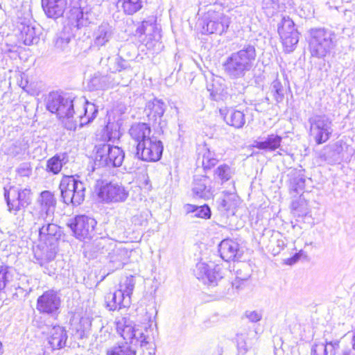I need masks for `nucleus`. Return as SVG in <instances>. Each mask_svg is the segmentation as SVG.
Segmentation results:
<instances>
[{
	"instance_id": "nucleus-27",
	"label": "nucleus",
	"mask_w": 355,
	"mask_h": 355,
	"mask_svg": "<svg viewBox=\"0 0 355 355\" xmlns=\"http://www.w3.org/2000/svg\"><path fill=\"white\" fill-rule=\"evenodd\" d=\"M282 141V137L278 135L270 134L266 137H259L255 140L253 146L257 149L272 152L278 149Z\"/></svg>"
},
{
	"instance_id": "nucleus-11",
	"label": "nucleus",
	"mask_w": 355,
	"mask_h": 355,
	"mask_svg": "<svg viewBox=\"0 0 355 355\" xmlns=\"http://www.w3.org/2000/svg\"><path fill=\"white\" fill-rule=\"evenodd\" d=\"M278 33L286 53L293 52L299 42V32L289 17H284L278 25Z\"/></svg>"
},
{
	"instance_id": "nucleus-42",
	"label": "nucleus",
	"mask_w": 355,
	"mask_h": 355,
	"mask_svg": "<svg viewBox=\"0 0 355 355\" xmlns=\"http://www.w3.org/2000/svg\"><path fill=\"white\" fill-rule=\"evenodd\" d=\"M93 324L95 327L94 334H96V337L100 338L101 341L105 340L110 335V328L107 325H104L100 318H94Z\"/></svg>"
},
{
	"instance_id": "nucleus-20",
	"label": "nucleus",
	"mask_w": 355,
	"mask_h": 355,
	"mask_svg": "<svg viewBox=\"0 0 355 355\" xmlns=\"http://www.w3.org/2000/svg\"><path fill=\"white\" fill-rule=\"evenodd\" d=\"M100 65L105 68L107 71H110L113 76L116 73L124 71L125 72H132V69L128 61L123 59L119 55L108 56L106 58H102L100 60Z\"/></svg>"
},
{
	"instance_id": "nucleus-28",
	"label": "nucleus",
	"mask_w": 355,
	"mask_h": 355,
	"mask_svg": "<svg viewBox=\"0 0 355 355\" xmlns=\"http://www.w3.org/2000/svg\"><path fill=\"white\" fill-rule=\"evenodd\" d=\"M219 112L229 125L235 128H241L245 123V114L239 110L224 108L220 109Z\"/></svg>"
},
{
	"instance_id": "nucleus-45",
	"label": "nucleus",
	"mask_w": 355,
	"mask_h": 355,
	"mask_svg": "<svg viewBox=\"0 0 355 355\" xmlns=\"http://www.w3.org/2000/svg\"><path fill=\"white\" fill-rule=\"evenodd\" d=\"M338 347V343H329L326 345L323 343H320L318 345H316L313 348L311 349V354H313V355H316L318 352H320V351L324 352V355H327L328 354H330V355H334L336 354V349Z\"/></svg>"
},
{
	"instance_id": "nucleus-7",
	"label": "nucleus",
	"mask_w": 355,
	"mask_h": 355,
	"mask_svg": "<svg viewBox=\"0 0 355 355\" xmlns=\"http://www.w3.org/2000/svg\"><path fill=\"white\" fill-rule=\"evenodd\" d=\"M310 135L317 144L327 141L333 132L332 121L325 114H316L309 119Z\"/></svg>"
},
{
	"instance_id": "nucleus-1",
	"label": "nucleus",
	"mask_w": 355,
	"mask_h": 355,
	"mask_svg": "<svg viewBox=\"0 0 355 355\" xmlns=\"http://www.w3.org/2000/svg\"><path fill=\"white\" fill-rule=\"evenodd\" d=\"M86 103L85 97H76L70 94L61 95L58 92H51L46 99V107L51 113L56 114L62 119L65 128L76 130V110Z\"/></svg>"
},
{
	"instance_id": "nucleus-38",
	"label": "nucleus",
	"mask_w": 355,
	"mask_h": 355,
	"mask_svg": "<svg viewBox=\"0 0 355 355\" xmlns=\"http://www.w3.org/2000/svg\"><path fill=\"white\" fill-rule=\"evenodd\" d=\"M55 253L51 250L46 249L45 251L37 248L34 249V260L36 263L41 266H45L47 263L51 261L55 258Z\"/></svg>"
},
{
	"instance_id": "nucleus-57",
	"label": "nucleus",
	"mask_w": 355,
	"mask_h": 355,
	"mask_svg": "<svg viewBox=\"0 0 355 355\" xmlns=\"http://www.w3.org/2000/svg\"><path fill=\"white\" fill-rule=\"evenodd\" d=\"M246 335L239 334L236 335L237 348L241 354H245L248 352V345L245 341Z\"/></svg>"
},
{
	"instance_id": "nucleus-26",
	"label": "nucleus",
	"mask_w": 355,
	"mask_h": 355,
	"mask_svg": "<svg viewBox=\"0 0 355 355\" xmlns=\"http://www.w3.org/2000/svg\"><path fill=\"white\" fill-rule=\"evenodd\" d=\"M105 303L110 311H115L128 307L130 304V300L125 297L121 291L117 290L114 293L107 294Z\"/></svg>"
},
{
	"instance_id": "nucleus-3",
	"label": "nucleus",
	"mask_w": 355,
	"mask_h": 355,
	"mask_svg": "<svg viewBox=\"0 0 355 355\" xmlns=\"http://www.w3.org/2000/svg\"><path fill=\"white\" fill-rule=\"evenodd\" d=\"M3 196L6 202L8 212L17 216L22 211L23 218L17 220L19 225L23 227L26 225L24 216H26L25 209L32 202L33 193L28 188H19L15 186L4 187Z\"/></svg>"
},
{
	"instance_id": "nucleus-32",
	"label": "nucleus",
	"mask_w": 355,
	"mask_h": 355,
	"mask_svg": "<svg viewBox=\"0 0 355 355\" xmlns=\"http://www.w3.org/2000/svg\"><path fill=\"white\" fill-rule=\"evenodd\" d=\"M129 132L132 139L137 142V144L151 138V137H150L151 132L150 128L145 123H139L132 125Z\"/></svg>"
},
{
	"instance_id": "nucleus-49",
	"label": "nucleus",
	"mask_w": 355,
	"mask_h": 355,
	"mask_svg": "<svg viewBox=\"0 0 355 355\" xmlns=\"http://www.w3.org/2000/svg\"><path fill=\"white\" fill-rule=\"evenodd\" d=\"M270 89L276 101H282L284 96V89L279 80L276 79L272 83Z\"/></svg>"
},
{
	"instance_id": "nucleus-22",
	"label": "nucleus",
	"mask_w": 355,
	"mask_h": 355,
	"mask_svg": "<svg viewBox=\"0 0 355 355\" xmlns=\"http://www.w3.org/2000/svg\"><path fill=\"white\" fill-rule=\"evenodd\" d=\"M220 257L225 261H235L241 257L239 244L232 239H224L218 245Z\"/></svg>"
},
{
	"instance_id": "nucleus-17",
	"label": "nucleus",
	"mask_w": 355,
	"mask_h": 355,
	"mask_svg": "<svg viewBox=\"0 0 355 355\" xmlns=\"http://www.w3.org/2000/svg\"><path fill=\"white\" fill-rule=\"evenodd\" d=\"M37 203L40 205V210L33 216L35 218H40V220L44 218H53L57 201L54 194L49 191H43L37 198Z\"/></svg>"
},
{
	"instance_id": "nucleus-64",
	"label": "nucleus",
	"mask_w": 355,
	"mask_h": 355,
	"mask_svg": "<svg viewBox=\"0 0 355 355\" xmlns=\"http://www.w3.org/2000/svg\"><path fill=\"white\" fill-rule=\"evenodd\" d=\"M191 205H187V211L188 213H190V212H192V213H194V211H192V208H189V207Z\"/></svg>"
},
{
	"instance_id": "nucleus-8",
	"label": "nucleus",
	"mask_w": 355,
	"mask_h": 355,
	"mask_svg": "<svg viewBox=\"0 0 355 355\" xmlns=\"http://www.w3.org/2000/svg\"><path fill=\"white\" fill-rule=\"evenodd\" d=\"M96 186L98 198L105 202H124L128 196V191L117 182L98 180Z\"/></svg>"
},
{
	"instance_id": "nucleus-5",
	"label": "nucleus",
	"mask_w": 355,
	"mask_h": 355,
	"mask_svg": "<svg viewBox=\"0 0 355 355\" xmlns=\"http://www.w3.org/2000/svg\"><path fill=\"white\" fill-rule=\"evenodd\" d=\"M59 189L62 200L67 205L71 204L73 206H78L85 200V185L73 176H63Z\"/></svg>"
},
{
	"instance_id": "nucleus-34",
	"label": "nucleus",
	"mask_w": 355,
	"mask_h": 355,
	"mask_svg": "<svg viewBox=\"0 0 355 355\" xmlns=\"http://www.w3.org/2000/svg\"><path fill=\"white\" fill-rule=\"evenodd\" d=\"M116 329L119 334L123 338L124 340H130L132 343V338H134V329L135 326L130 324L129 321L125 318L116 321Z\"/></svg>"
},
{
	"instance_id": "nucleus-16",
	"label": "nucleus",
	"mask_w": 355,
	"mask_h": 355,
	"mask_svg": "<svg viewBox=\"0 0 355 355\" xmlns=\"http://www.w3.org/2000/svg\"><path fill=\"white\" fill-rule=\"evenodd\" d=\"M40 218H35L33 228L39 232L40 240L44 242L51 240H57L60 236V227L52 223L53 218H44L40 220Z\"/></svg>"
},
{
	"instance_id": "nucleus-51",
	"label": "nucleus",
	"mask_w": 355,
	"mask_h": 355,
	"mask_svg": "<svg viewBox=\"0 0 355 355\" xmlns=\"http://www.w3.org/2000/svg\"><path fill=\"white\" fill-rule=\"evenodd\" d=\"M106 139L108 141L114 143L116 140H119L120 138V132L119 131V126L108 122L106 125Z\"/></svg>"
},
{
	"instance_id": "nucleus-41",
	"label": "nucleus",
	"mask_w": 355,
	"mask_h": 355,
	"mask_svg": "<svg viewBox=\"0 0 355 355\" xmlns=\"http://www.w3.org/2000/svg\"><path fill=\"white\" fill-rule=\"evenodd\" d=\"M94 19L93 13L87 9L80 8L76 15V26L80 28L88 26Z\"/></svg>"
},
{
	"instance_id": "nucleus-29",
	"label": "nucleus",
	"mask_w": 355,
	"mask_h": 355,
	"mask_svg": "<svg viewBox=\"0 0 355 355\" xmlns=\"http://www.w3.org/2000/svg\"><path fill=\"white\" fill-rule=\"evenodd\" d=\"M49 344L53 350L60 349L65 346L67 335L65 329L60 326H53L49 332Z\"/></svg>"
},
{
	"instance_id": "nucleus-50",
	"label": "nucleus",
	"mask_w": 355,
	"mask_h": 355,
	"mask_svg": "<svg viewBox=\"0 0 355 355\" xmlns=\"http://www.w3.org/2000/svg\"><path fill=\"white\" fill-rule=\"evenodd\" d=\"M80 329L78 331L80 333V336L82 338L89 333V331L95 330L93 324V319L90 320L89 318H82L80 320Z\"/></svg>"
},
{
	"instance_id": "nucleus-31",
	"label": "nucleus",
	"mask_w": 355,
	"mask_h": 355,
	"mask_svg": "<svg viewBox=\"0 0 355 355\" xmlns=\"http://www.w3.org/2000/svg\"><path fill=\"white\" fill-rule=\"evenodd\" d=\"M19 29L20 31L19 40L25 45H32L38 42L40 40L39 34L34 26L21 23Z\"/></svg>"
},
{
	"instance_id": "nucleus-56",
	"label": "nucleus",
	"mask_w": 355,
	"mask_h": 355,
	"mask_svg": "<svg viewBox=\"0 0 355 355\" xmlns=\"http://www.w3.org/2000/svg\"><path fill=\"white\" fill-rule=\"evenodd\" d=\"M11 274L6 268L0 269V292L3 291L10 282Z\"/></svg>"
},
{
	"instance_id": "nucleus-40",
	"label": "nucleus",
	"mask_w": 355,
	"mask_h": 355,
	"mask_svg": "<svg viewBox=\"0 0 355 355\" xmlns=\"http://www.w3.org/2000/svg\"><path fill=\"white\" fill-rule=\"evenodd\" d=\"M117 3L121 4L124 12L128 15L135 14L143 6L141 0H119Z\"/></svg>"
},
{
	"instance_id": "nucleus-60",
	"label": "nucleus",
	"mask_w": 355,
	"mask_h": 355,
	"mask_svg": "<svg viewBox=\"0 0 355 355\" xmlns=\"http://www.w3.org/2000/svg\"><path fill=\"white\" fill-rule=\"evenodd\" d=\"M276 243H277V246L278 248V249L277 250V253H278L280 250L284 249V248L285 247V243L282 239H277L276 240Z\"/></svg>"
},
{
	"instance_id": "nucleus-39",
	"label": "nucleus",
	"mask_w": 355,
	"mask_h": 355,
	"mask_svg": "<svg viewBox=\"0 0 355 355\" xmlns=\"http://www.w3.org/2000/svg\"><path fill=\"white\" fill-rule=\"evenodd\" d=\"M136 350L132 349L127 341H122L107 351V355H135Z\"/></svg>"
},
{
	"instance_id": "nucleus-55",
	"label": "nucleus",
	"mask_w": 355,
	"mask_h": 355,
	"mask_svg": "<svg viewBox=\"0 0 355 355\" xmlns=\"http://www.w3.org/2000/svg\"><path fill=\"white\" fill-rule=\"evenodd\" d=\"M22 153V148L19 143L15 142L9 144L5 149V153L11 156L16 157Z\"/></svg>"
},
{
	"instance_id": "nucleus-6",
	"label": "nucleus",
	"mask_w": 355,
	"mask_h": 355,
	"mask_svg": "<svg viewBox=\"0 0 355 355\" xmlns=\"http://www.w3.org/2000/svg\"><path fill=\"white\" fill-rule=\"evenodd\" d=\"M125 157L123 150L109 144L98 146L94 164L98 166L119 167L121 166Z\"/></svg>"
},
{
	"instance_id": "nucleus-35",
	"label": "nucleus",
	"mask_w": 355,
	"mask_h": 355,
	"mask_svg": "<svg viewBox=\"0 0 355 355\" xmlns=\"http://www.w3.org/2000/svg\"><path fill=\"white\" fill-rule=\"evenodd\" d=\"M207 182L205 178L194 180L192 188L194 198L207 199L211 196L210 189L207 186Z\"/></svg>"
},
{
	"instance_id": "nucleus-46",
	"label": "nucleus",
	"mask_w": 355,
	"mask_h": 355,
	"mask_svg": "<svg viewBox=\"0 0 355 355\" xmlns=\"http://www.w3.org/2000/svg\"><path fill=\"white\" fill-rule=\"evenodd\" d=\"M218 160L216 157L215 153L211 152L209 149L203 153L202 157V164L205 170L211 169L213 166H216Z\"/></svg>"
},
{
	"instance_id": "nucleus-25",
	"label": "nucleus",
	"mask_w": 355,
	"mask_h": 355,
	"mask_svg": "<svg viewBox=\"0 0 355 355\" xmlns=\"http://www.w3.org/2000/svg\"><path fill=\"white\" fill-rule=\"evenodd\" d=\"M134 338H132V345H137L139 343L142 353L146 355L155 354V345L149 340L148 336L144 334V330L138 327H135Z\"/></svg>"
},
{
	"instance_id": "nucleus-15",
	"label": "nucleus",
	"mask_w": 355,
	"mask_h": 355,
	"mask_svg": "<svg viewBox=\"0 0 355 355\" xmlns=\"http://www.w3.org/2000/svg\"><path fill=\"white\" fill-rule=\"evenodd\" d=\"M60 302L58 292L49 290L37 298L36 308L40 313L54 316L58 313Z\"/></svg>"
},
{
	"instance_id": "nucleus-13",
	"label": "nucleus",
	"mask_w": 355,
	"mask_h": 355,
	"mask_svg": "<svg viewBox=\"0 0 355 355\" xmlns=\"http://www.w3.org/2000/svg\"><path fill=\"white\" fill-rule=\"evenodd\" d=\"M131 79V76L123 80H119V76L117 75L103 73L101 71L95 72L89 78L87 83V87L89 90L107 89L114 86L121 85L126 86Z\"/></svg>"
},
{
	"instance_id": "nucleus-53",
	"label": "nucleus",
	"mask_w": 355,
	"mask_h": 355,
	"mask_svg": "<svg viewBox=\"0 0 355 355\" xmlns=\"http://www.w3.org/2000/svg\"><path fill=\"white\" fill-rule=\"evenodd\" d=\"M306 179L301 175H298L292 179L291 182V189L297 194L303 191L305 187Z\"/></svg>"
},
{
	"instance_id": "nucleus-24",
	"label": "nucleus",
	"mask_w": 355,
	"mask_h": 355,
	"mask_svg": "<svg viewBox=\"0 0 355 355\" xmlns=\"http://www.w3.org/2000/svg\"><path fill=\"white\" fill-rule=\"evenodd\" d=\"M130 252L125 248H115L108 253L109 266L112 270L122 268L128 262Z\"/></svg>"
},
{
	"instance_id": "nucleus-12",
	"label": "nucleus",
	"mask_w": 355,
	"mask_h": 355,
	"mask_svg": "<svg viewBox=\"0 0 355 355\" xmlns=\"http://www.w3.org/2000/svg\"><path fill=\"white\" fill-rule=\"evenodd\" d=\"M96 221L94 218L85 216H77L68 224L76 238L79 240L91 239L95 232Z\"/></svg>"
},
{
	"instance_id": "nucleus-9",
	"label": "nucleus",
	"mask_w": 355,
	"mask_h": 355,
	"mask_svg": "<svg viewBox=\"0 0 355 355\" xmlns=\"http://www.w3.org/2000/svg\"><path fill=\"white\" fill-rule=\"evenodd\" d=\"M137 33L145 35L142 40L148 49L154 52H157L162 49L160 31L156 26L155 19L153 17L144 20L137 28Z\"/></svg>"
},
{
	"instance_id": "nucleus-58",
	"label": "nucleus",
	"mask_w": 355,
	"mask_h": 355,
	"mask_svg": "<svg viewBox=\"0 0 355 355\" xmlns=\"http://www.w3.org/2000/svg\"><path fill=\"white\" fill-rule=\"evenodd\" d=\"M245 316L252 322H259L262 318L261 313L257 311H246Z\"/></svg>"
},
{
	"instance_id": "nucleus-30",
	"label": "nucleus",
	"mask_w": 355,
	"mask_h": 355,
	"mask_svg": "<svg viewBox=\"0 0 355 355\" xmlns=\"http://www.w3.org/2000/svg\"><path fill=\"white\" fill-rule=\"evenodd\" d=\"M166 107V103L162 99L154 98L148 101L146 105V111L149 120L156 121L158 119H160L164 115Z\"/></svg>"
},
{
	"instance_id": "nucleus-37",
	"label": "nucleus",
	"mask_w": 355,
	"mask_h": 355,
	"mask_svg": "<svg viewBox=\"0 0 355 355\" xmlns=\"http://www.w3.org/2000/svg\"><path fill=\"white\" fill-rule=\"evenodd\" d=\"M235 173V170L227 164H223L218 166L214 171V176L216 180H219L224 183L230 180Z\"/></svg>"
},
{
	"instance_id": "nucleus-59",
	"label": "nucleus",
	"mask_w": 355,
	"mask_h": 355,
	"mask_svg": "<svg viewBox=\"0 0 355 355\" xmlns=\"http://www.w3.org/2000/svg\"><path fill=\"white\" fill-rule=\"evenodd\" d=\"M209 91H211V96L212 97V99L214 100V101H219L220 100V94L218 93V91L217 89H214V87L210 89H209Z\"/></svg>"
},
{
	"instance_id": "nucleus-43",
	"label": "nucleus",
	"mask_w": 355,
	"mask_h": 355,
	"mask_svg": "<svg viewBox=\"0 0 355 355\" xmlns=\"http://www.w3.org/2000/svg\"><path fill=\"white\" fill-rule=\"evenodd\" d=\"M108 240L107 239L100 237L96 239L90 246H87L89 250L94 254H103L108 250Z\"/></svg>"
},
{
	"instance_id": "nucleus-54",
	"label": "nucleus",
	"mask_w": 355,
	"mask_h": 355,
	"mask_svg": "<svg viewBox=\"0 0 355 355\" xmlns=\"http://www.w3.org/2000/svg\"><path fill=\"white\" fill-rule=\"evenodd\" d=\"M32 166L30 162H23L16 168L17 174L21 178H29L32 175Z\"/></svg>"
},
{
	"instance_id": "nucleus-18",
	"label": "nucleus",
	"mask_w": 355,
	"mask_h": 355,
	"mask_svg": "<svg viewBox=\"0 0 355 355\" xmlns=\"http://www.w3.org/2000/svg\"><path fill=\"white\" fill-rule=\"evenodd\" d=\"M114 28L108 22L103 21L96 26L92 33L93 45L98 49L105 46L112 40Z\"/></svg>"
},
{
	"instance_id": "nucleus-47",
	"label": "nucleus",
	"mask_w": 355,
	"mask_h": 355,
	"mask_svg": "<svg viewBox=\"0 0 355 355\" xmlns=\"http://www.w3.org/2000/svg\"><path fill=\"white\" fill-rule=\"evenodd\" d=\"M135 281L133 276L127 277L124 282L120 284L119 291L123 294L130 299V296L135 288Z\"/></svg>"
},
{
	"instance_id": "nucleus-33",
	"label": "nucleus",
	"mask_w": 355,
	"mask_h": 355,
	"mask_svg": "<svg viewBox=\"0 0 355 355\" xmlns=\"http://www.w3.org/2000/svg\"><path fill=\"white\" fill-rule=\"evenodd\" d=\"M67 162V155L59 153L49 159L46 162V171L54 175L58 174L63 166Z\"/></svg>"
},
{
	"instance_id": "nucleus-14",
	"label": "nucleus",
	"mask_w": 355,
	"mask_h": 355,
	"mask_svg": "<svg viewBox=\"0 0 355 355\" xmlns=\"http://www.w3.org/2000/svg\"><path fill=\"white\" fill-rule=\"evenodd\" d=\"M194 274L197 279L209 286H216L218 281L223 278L221 267L214 263L211 265L205 263H197Z\"/></svg>"
},
{
	"instance_id": "nucleus-48",
	"label": "nucleus",
	"mask_w": 355,
	"mask_h": 355,
	"mask_svg": "<svg viewBox=\"0 0 355 355\" xmlns=\"http://www.w3.org/2000/svg\"><path fill=\"white\" fill-rule=\"evenodd\" d=\"M292 209L295 211V214L299 216H306L309 212L307 207V203L304 200V198L300 196L298 200L293 201L292 202Z\"/></svg>"
},
{
	"instance_id": "nucleus-23",
	"label": "nucleus",
	"mask_w": 355,
	"mask_h": 355,
	"mask_svg": "<svg viewBox=\"0 0 355 355\" xmlns=\"http://www.w3.org/2000/svg\"><path fill=\"white\" fill-rule=\"evenodd\" d=\"M67 4V0H42V6L46 15L52 19L62 16Z\"/></svg>"
},
{
	"instance_id": "nucleus-2",
	"label": "nucleus",
	"mask_w": 355,
	"mask_h": 355,
	"mask_svg": "<svg viewBox=\"0 0 355 355\" xmlns=\"http://www.w3.org/2000/svg\"><path fill=\"white\" fill-rule=\"evenodd\" d=\"M256 58L255 46L250 44H245L227 58L223 64L224 71L231 79L243 78L252 68Z\"/></svg>"
},
{
	"instance_id": "nucleus-10",
	"label": "nucleus",
	"mask_w": 355,
	"mask_h": 355,
	"mask_svg": "<svg viewBox=\"0 0 355 355\" xmlns=\"http://www.w3.org/2000/svg\"><path fill=\"white\" fill-rule=\"evenodd\" d=\"M164 146L162 142L153 136L137 144L136 156L146 162H157L162 157Z\"/></svg>"
},
{
	"instance_id": "nucleus-61",
	"label": "nucleus",
	"mask_w": 355,
	"mask_h": 355,
	"mask_svg": "<svg viewBox=\"0 0 355 355\" xmlns=\"http://www.w3.org/2000/svg\"><path fill=\"white\" fill-rule=\"evenodd\" d=\"M300 253H296L295 255H293L291 258H290L288 260V263L289 264H293V263H296L300 259Z\"/></svg>"
},
{
	"instance_id": "nucleus-63",
	"label": "nucleus",
	"mask_w": 355,
	"mask_h": 355,
	"mask_svg": "<svg viewBox=\"0 0 355 355\" xmlns=\"http://www.w3.org/2000/svg\"><path fill=\"white\" fill-rule=\"evenodd\" d=\"M250 277V273H247L243 277H239V275L237 276L238 278H239L242 280H247L249 279Z\"/></svg>"
},
{
	"instance_id": "nucleus-62",
	"label": "nucleus",
	"mask_w": 355,
	"mask_h": 355,
	"mask_svg": "<svg viewBox=\"0 0 355 355\" xmlns=\"http://www.w3.org/2000/svg\"><path fill=\"white\" fill-rule=\"evenodd\" d=\"M125 110L126 108L123 105H119L118 108L114 109L112 112L114 113L115 112H119L120 114H122L125 112Z\"/></svg>"
},
{
	"instance_id": "nucleus-4",
	"label": "nucleus",
	"mask_w": 355,
	"mask_h": 355,
	"mask_svg": "<svg viewBox=\"0 0 355 355\" xmlns=\"http://www.w3.org/2000/svg\"><path fill=\"white\" fill-rule=\"evenodd\" d=\"M309 49L312 56L322 58L325 57L336 45L335 33L324 28H311Z\"/></svg>"
},
{
	"instance_id": "nucleus-52",
	"label": "nucleus",
	"mask_w": 355,
	"mask_h": 355,
	"mask_svg": "<svg viewBox=\"0 0 355 355\" xmlns=\"http://www.w3.org/2000/svg\"><path fill=\"white\" fill-rule=\"evenodd\" d=\"M189 208H192V211H194L196 217L202 218H209L211 217V209L207 205L202 206L190 205Z\"/></svg>"
},
{
	"instance_id": "nucleus-21",
	"label": "nucleus",
	"mask_w": 355,
	"mask_h": 355,
	"mask_svg": "<svg viewBox=\"0 0 355 355\" xmlns=\"http://www.w3.org/2000/svg\"><path fill=\"white\" fill-rule=\"evenodd\" d=\"M98 108L92 103L86 99L84 105L79 107L76 112V121H77V127H83L93 121L98 114Z\"/></svg>"
},
{
	"instance_id": "nucleus-19",
	"label": "nucleus",
	"mask_w": 355,
	"mask_h": 355,
	"mask_svg": "<svg viewBox=\"0 0 355 355\" xmlns=\"http://www.w3.org/2000/svg\"><path fill=\"white\" fill-rule=\"evenodd\" d=\"M209 20L207 22V31L209 34L221 35L226 32L230 24V18L223 13L208 12Z\"/></svg>"
},
{
	"instance_id": "nucleus-44",
	"label": "nucleus",
	"mask_w": 355,
	"mask_h": 355,
	"mask_svg": "<svg viewBox=\"0 0 355 355\" xmlns=\"http://www.w3.org/2000/svg\"><path fill=\"white\" fill-rule=\"evenodd\" d=\"M217 202L218 203V209L220 211H230L236 205V196L234 194L225 195Z\"/></svg>"
},
{
	"instance_id": "nucleus-36",
	"label": "nucleus",
	"mask_w": 355,
	"mask_h": 355,
	"mask_svg": "<svg viewBox=\"0 0 355 355\" xmlns=\"http://www.w3.org/2000/svg\"><path fill=\"white\" fill-rule=\"evenodd\" d=\"M71 34L66 31L58 33L53 40L55 49L58 51H67L69 49V43Z\"/></svg>"
}]
</instances>
